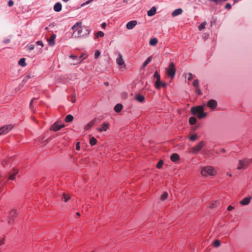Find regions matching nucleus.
<instances>
[{
  "label": "nucleus",
  "instance_id": "nucleus-2",
  "mask_svg": "<svg viewBox=\"0 0 252 252\" xmlns=\"http://www.w3.org/2000/svg\"><path fill=\"white\" fill-rule=\"evenodd\" d=\"M215 169L211 166H207L202 168L201 174L203 176H214L216 174Z\"/></svg>",
  "mask_w": 252,
  "mask_h": 252
},
{
  "label": "nucleus",
  "instance_id": "nucleus-17",
  "mask_svg": "<svg viewBox=\"0 0 252 252\" xmlns=\"http://www.w3.org/2000/svg\"><path fill=\"white\" fill-rule=\"evenodd\" d=\"M251 197L250 196L249 197H245L243 200L240 201V204L243 205H248L251 201Z\"/></svg>",
  "mask_w": 252,
  "mask_h": 252
},
{
  "label": "nucleus",
  "instance_id": "nucleus-34",
  "mask_svg": "<svg viewBox=\"0 0 252 252\" xmlns=\"http://www.w3.org/2000/svg\"><path fill=\"white\" fill-rule=\"evenodd\" d=\"M198 135L197 134H193L190 136L189 138L191 141H195L198 138Z\"/></svg>",
  "mask_w": 252,
  "mask_h": 252
},
{
  "label": "nucleus",
  "instance_id": "nucleus-63",
  "mask_svg": "<svg viewBox=\"0 0 252 252\" xmlns=\"http://www.w3.org/2000/svg\"><path fill=\"white\" fill-rule=\"evenodd\" d=\"M76 214H77V216H79L80 215V213H79V212H77V213H76Z\"/></svg>",
  "mask_w": 252,
  "mask_h": 252
},
{
  "label": "nucleus",
  "instance_id": "nucleus-61",
  "mask_svg": "<svg viewBox=\"0 0 252 252\" xmlns=\"http://www.w3.org/2000/svg\"><path fill=\"white\" fill-rule=\"evenodd\" d=\"M215 207L214 204L213 203L211 206H210L211 208H214Z\"/></svg>",
  "mask_w": 252,
  "mask_h": 252
},
{
  "label": "nucleus",
  "instance_id": "nucleus-6",
  "mask_svg": "<svg viewBox=\"0 0 252 252\" xmlns=\"http://www.w3.org/2000/svg\"><path fill=\"white\" fill-rule=\"evenodd\" d=\"M203 111H204V108L202 106L192 107L190 110L191 113L193 115H197L200 113V112H202Z\"/></svg>",
  "mask_w": 252,
  "mask_h": 252
},
{
  "label": "nucleus",
  "instance_id": "nucleus-28",
  "mask_svg": "<svg viewBox=\"0 0 252 252\" xmlns=\"http://www.w3.org/2000/svg\"><path fill=\"white\" fill-rule=\"evenodd\" d=\"M73 116L71 115H67L65 118V122L66 123L71 122L73 120Z\"/></svg>",
  "mask_w": 252,
  "mask_h": 252
},
{
  "label": "nucleus",
  "instance_id": "nucleus-42",
  "mask_svg": "<svg viewBox=\"0 0 252 252\" xmlns=\"http://www.w3.org/2000/svg\"><path fill=\"white\" fill-rule=\"evenodd\" d=\"M205 25H206V23H201L199 26H198V30L199 31H202V30H203L204 28H205Z\"/></svg>",
  "mask_w": 252,
  "mask_h": 252
},
{
  "label": "nucleus",
  "instance_id": "nucleus-24",
  "mask_svg": "<svg viewBox=\"0 0 252 252\" xmlns=\"http://www.w3.org/2000/svg\"><path fill=\"white\" fill-rule=\"evenodd\" d=\"M158 43V40L157 38L154 37L151 38L149 41V44L151 46H156Z\"/></svg>",
  "mask_w": 252,
  "mask_h": 252
},
{
  "label": "nucleus",
  "instance_id": "nucleus-35",
  "mask_svg": "<svg viewBox=\"0 0 252 252\" xmlns=\"http://www.w3.org/2000/svg\"><path fill=\"white\" fill-rule=\"evenodd\" d=\"M168 194L167 192H164L160 197V199L162 201L165 200L167 198Z\"/></svg>",
  "mask_w": 252,
  "mask_h": 252
},
{
  "label": "nucleus",
  "instance_id": "nucleus-43",
  "mask_svg": "<svg viewBox=\"0 0 252 252\" xmlns=\"http://www.w3.org/2000/svg\"><path fill=\"white\" fill-rule=\"evenodd\" d=\"M14 222V219L9 217V220L8 221V224L11 225V224H13Z\"/></svg>",
  "mask_w": 252,
  "mask_h": 252
},
{
  "label": "nucleus",
  "instance_id": "nucleus-41",
  "mask_svg": "<svg viewBox=\"0 0 252 252\" xmlns=\"http://www.w3.org/2000/svg\"><path fill=\"white\" fill-rule=\"evenodd\" d=\"M193 86L194 87L198 88L199 87V81L198 79H195L193 82Z\"/></svg>",
  "mask_w": 252,
  "mask_h": 252
},
{
  "label": "nucleus",
  "instance_id": "nucleus-4",
  "mask_svg": "<svg viewBox=\"0 0 252 252\" xmlns=\"http://www.w3.org/2000/svg\"><path fill=\"white\" fill-rule=\"evenodd\" d=\"M205 143L203 141L199 142L196 146L192 147L191 149V153L194 155L197 154L203 147Z\"/></svg>",
  "mask_w": 252,
  "mask_h": 252
},
{
  "label": "nucleus",
  "instance_id": "nucleus-22",
  "mask_svg": "<svg viewBox=\"0 0 252 252\" xmlns=\"http://www.w3.org/2000/svg\"><path fill=\"white\" fill-rule=\"evenodd\" d=\"M156 13V8L155 6L152 7L147 12L149 16H152Z\"/></svg>",
  "mask_w": 252,
  "mask_h": 252
},
{
  "label": "nucleus",
  "instance_id": "nucleus-1",
  "mask_svg": "<svg viewBox=\"0 0 252 252\" xmlns=\"http://www.w3.org/2000/svg\"><path fill=\"white\" fill-rule=\"evenodd\" d=\"M82 23L81 22L76 23L72 27V29L74 31L72 34L73 37H81L87 36L90 32L91 29L86 26H81Z\"/></svg>",
  "mask_w": 252,
  "mask_h": 252
},
{
  "label": "nucleus",
  "instance_id": "nucleus-21",
  "mask_svg": "<svg viewBox=\"0 0 252 252\" xmlns=\"http://www.w3.org/2000/svg\"><path fill=\"white\" fill-rule=\"evenodd\" d=\"M179 158H180L179 156L177 153H174V154H172L170 157L171 160L173 162H175V161L178 160L179 159Z\"/></svg>",
  "mask_w": 252,
  "mask_h": 252
},
{
  "label": "nucleus",
  "instance_id": "nucleus-27",
  "mask_svg": "<svg viewBox=\"0 0 252 252\" xmlns=\"http://www.w3.org/2000/svg\"><path fill=\"white\" fill-rule=\"evenodd\" d=\"M196 118L192 116L189 118V122L190 125H193L196 124Z\"/></svg>",
  "mask_w": 252,
  "mask_h": 252
},
{
  "label": "nucleus",
  "instance_id": "nucleus-15",
  "mask_svg": "<svg viewBox=\"0 0 252 252\" xmlns=\"http://www.w3.org/2000/svg\"><path fill=\"white\" fill-rule=\"evenodd\" d=\"M108 125L109 124L108 123L105 122L100 127H98L97 129L99 132L106 131L107 130Z\"/></svg>",
  "mask_w": 252,
  "mask_h": 252
},
{
  "label": "nucleus",
  "instance_id": "nucleus-64",
  "mask_svg": "<svg viewBox=\"0 0 252 252\" xmlns=\"http://www.w3.org/2000/svg\"><path fill=\"white\" fill-rule=\"evenodd\" d=\"M64 2H67L69 0H62Z\"/></svg>",
  "mask_w": 252,
  "mask_h": 252
},
{
  "label": "nucleus",
  "instance_id": "nucleus-11",
  "mask_svg": "<svg viewBox=\"0 0 252 252\" xmlns=\"http://www.w3.org/2000/svg\"><path fill=\"white\" fill-rule=\"evenodd\" d=\"M65 126L64 124L59 125L58 122L55 123L53 125L51 126L50 128L51 130H53L54 131H57L60 130L61 128L64 127Z\"/></svg>",
  "mask_w": 252,
  "mask_h": 252
},
{
  "label": "nucleus",
  "instance_id": "nucleus-9",
  "mask_svg": "<svg viewBox=\"0 0 252 252\" xmlns=\"http://www.w3.org/2000/svg\"><path fill=\"white\" fill-rule=\"evenodd\" d=\"M70 58L72 59L76 58V62H73V63H71V64L73 65H77L78 64L80 63L83 60L85 59V58H83V55L82 54L80 56L77 57L75 55H71L70 56Z\"/></svg>",
  "mask_w": 252,
  "mask_h": 252
},
{
  "label": "nucleus",
  "instance_id": "nucleus-45",
  "mask_svg": "<svg viewBox=\"0 0 252 252\" xmlns=\"http://www.w3.org/2000/svg\"><path fill=\"white\" fill-rule=\"evenodd\" d=\"M92 1H93V0H89L87 1L86 2H84V3H82V4H81V7H83V6H85V5H87V4H89V3H90V2H91Z\"/></svg>",
  "mask_w": 252,
  "mask_h": 252
},
{
  "label": "nucleus",
  "instance_id": "nucleus-55",
  "mask_svg": "<svg viewBox=\"0 0 252 252\" xmlns=\"http://www.w3.org/2000/svg\"><path fill=\"white\" fill-rule=\"evenodd\" d=\"M192 73H189V74H188V79L189 80H191V79H192Z\"/></svg>",
  "mask_w": 252,
  "mask_h": 252
},
{
  "label": "nucleus",
  "instance_id": "nucleus-31",
  "mask_svg": "<svg viewBox=\"0 0 252 252\" xmlns=\"http://www.w3.org/2000/svg\"><path fill=\"white\" fill-rule=\"evenodd\" d=\"M18 216V214L16 210H12L9 213V217L14 218Z\"/></svg>",
  "mask_w": 252,
  "mask_h": 252
},
{
  "label": "nucleus",
  "instance_id": "nucleus-39",
  "mask_svg": "<svg viewBox=\"0 0 252 252\" xmlns=\"http://www.w3.org/2000/svg\"><path fill=\"white\" fill-rule=\"evenodd\" d=\"M213 245L215 247L217 248L220 245V242L219 240H216L214 243Z\"/></svg>",
  "mask_w": 252,
  "mask_h": 252
},
{
  "label": "nucleus",
  "instance_id": "nucleus-25",
  "mask_svg": "<svg viewBox=\"0 0 252 252\" xmlns=\"http://www.w3.org/2000/svg\"><path fill=\"white\" fill-rule=\"evenodd\" d=\"M123 107V106L122 104H121L120 103H118V104H116L115 105V106L114 107V110L116 112L119 113L121 111Z\"/></svg>",
  "mask_w": 252,
  "mask_h": 252
},
{
  "label": "nucleus",
  "instance_id": "nucleus-38",
  "mask_svg": "<svg viewBox=\"0 0 252 252\" xmlns=\"http://www.w3.org/2000/svg\"><path fill=\"white\" fill-rule=\"evenodd\" d=\"M211 1L215 2L217 4H221L227 0H210Z\"/></svg>",
  "mask_w": 252,
  "mask_h": 252
},
{
  "label": "nucleus",
  "instance_id": "nucleus-32",
  "mask_svg": "<svg viewBox=\"0 0 252 252\" xmlns=\"http://www.w3.org/2000/svg\"><path fill=\"white\" fill-rule=\"evenodd\" d=\"M198 119H201L205 118L207 116V113L204 112V111L200 112V113L197 115Z\"/></svg>",
  "mask_w": 252,
  "mask_h": 252
},
{
  "label": "nucleus",
  "instance_id": "nucleus-26",
  "mask_svg": "<svg viewBox=\"0 0 252 252\" xmlns=\"http://www.w3.org/2000/svg\"><path fill=\"white\" fill-rule=\"evenodd\" d=\"M18 64L22 67L26 66V59L24 58L20 59L18 61Z\"/></svg>",
  "mask_w": 252,
  "mask_h": 252
},
{
  "label": "nucleus",
  "instance_id": "nucleus-48",
  "mask_svg": "<svg viewBox=\"0 0 252 252\" xmlns=\"http://www.w3.org/2000/svg\"><path fill=\"white\" fill-rule=\"evenodd\" d=\"M225 8L227 9H230L231 8V5L229 3H227L225 6Z\"/></svg>",
  "mask_w": 252,
  "mask_h": 252
},
{
  "label": "nucleus",
  "instance_id": "nucleus-46",
  "mask_svg": "<svg viewBox=\"0 0 252 252\" xmlns=\"http://www.w3.org/2000/svg\"><path fill=\"white\" fill-rule=\"evenodd\" d=\"M195 93H197L199 95L202 94V92L199 87L196 88V90H195Z\"/></svg>",
  "mask_w": 252,
  "mask_h": 252
},
{
  "label": "nucleus",
  "instance_id": "nucleus-14",
  "mask_svg": "<svg viewBox=\"0 0 252 252\" xmlns=\"http://www.w3.org/2000/svg\"><path fill=\"white\" fill-rule=\"evenodd\" d=\"M136 21H130L126 24V27L128 30H131L136 25Z\"/></svg>",
  "mask_w": 252,
  "mask_h": 252
},
{
  "label": "nucleus",
  "instance_id": "nucleus-3",
  "mask_svg": "<svg viewBox=\"0 0 252 252\" xmlns=\"http://www.w3.org/2000/svg\"><path fill=\"white\" fill-rule=\"evenodd\" d=\"M166 71L167 75L171 79H173L175 75L176 69L175 68V64L171 62L169 66L166 68Z\"/></svg>",
  "mask_w": 252,
  "mask_h": 252
},
{
  "label": "nucleus",
  "instance_id": "nucleus-58",
  "mask_svg": "<svg viewBox=\"0 0 252 252\" xmlns=\"http://www.w3.org/2000/svg\"><path fill=\"white\" fill-rule=\"evenodd\" d=\"M75 95L72 96V103H74L76 99H75Z\"/></svg>",
  "mask_w": 252,
  "mask_h": 252
},
{
  "label": "nucleus",
  "instance_id": "nucleus-44",
  "mask_svg": "<svg viewBox=\"0 0 252 252\" xmlns=\"http://www.w3.org/2000/svg\"><path fill=\"white\" fill-rule=\"evenodd\" d=\"M100 55V52L98 50L96 51L94 54V58L95 59H97L99 57Z\"/></svg>",
  "mask_w": 252,
  "mask_h": 252
},
{
  "label": "nucleus",
  "instance_id": "nucleus-10",
  "mask_svg": "<svg viewBox=\"0 0 252 252\" xmlns=\"http://www.w3.org/2000/svg\"><path fill=\"white\" fill-rule=\"evenodd\" d=\"M153 77H154V78L157 79V81H156L155 84V87L157 89H160V76L158 72V71H156L154 74Z\"/></svg>",
  "mask_w": 252,
  "mask_h": 252
},
{
  "label": "nucleus",
  "instance_id": "nucleus-19",
  "mask_svg": "<svg viewBox=\"0 0 252 252\" xmlns=\"http://www.w3.org/2000/svg\"><path fill=\"white\" fill-rule=\"evenodd\" d=\"M62 4L59 2H57L54 6V10L56 12L61 11L62 10Z\"/></svg>",
  "mask_w": 252,
  "mask_h": 252
},
{
  "label": "nucleus",
  "instance_id": "nucleus-59",
  "mask_svg": "<svg viewBox=\"0 0 252 252\" xmlns=\"http://www.w3.org/2000/svg\"><path fill=\"white\" fill-rule=\"evenodd\" d=\"M106 25V23H103L102 24V25H101V27H102V28H104V27H105Z\"/></svg>",
  "mask_w": 252,
  "mask_h": 252
},
{
  "label": "nucleus",
  "instance_id": "nucleus-56",
  "mask_svg": "<svg viewBox=\"0 0 252 252\" xmlns=\"http://www.w3.org/2000/svg\"><path fill=\"white\" fill-rule=\"evenodd\" d=\"M5 238H3L1 240H0V246L3 245L4 243Z\"/></svg>",
  "mask_w": 252,
  "mask_h": 252
},
{
  "label": "nucleus",
  "instance_id": "nucleus-51",
  "mask_svg": "<svg viewBox=\"0 0 252 252\" xmlns=\"http://www.w3.org/2000/svg\"><path fill=\"white\" fill-rule=\"evenodd\" d=\"M10 42V39L9 38H7V39H4L3 41V42L4 43V44H7L9 42Z\"/></svg>",
  "mask_w": 252,
  "mask_h": 252
},
{
  "label": "nucleus",
  "instance_id": "nucleus-60",
  "mask_svg": "<svg viewBox=\"0 0 252 252\" xmlns=\"http://www.w3.org/2000/svg\"><path fill=\"white\" fill-rule=\"evenodd\" d=\"M220 152L223 153H224L226 152V151H225V150L224 149L222 148V149H221Z\"/></svg>",
  "mask_w": 252,
  "mask_h": 252
},
{
  "label": "nucleus",
  "instance_id": "nucleus-62",
  "mask_svg": "<svg viewBox=\"0 0 252 252\" xmlns=\"http://www.w3.org/2000/svg\"><path fill=\"white\" fill-rule=\"evenodd\" d=\"M104 84L106 86H108L109 85V83L108 82H105Z\"/></svg>",
  "mask_w": 252,
  "mask_h": 252
},
{
  "label": "nucleus",
  "instance_id": "nucleus-16",
  "mask_svg": "<svg viewBox=\"0 0 252 252\" xmlns=\"http://www.w3.org/2000/svg\"><path fill=\"white\" fill-rule=\"evenodd\" d=\"M18 173V171L17 169H13L11 172L9 173L8 179L9 180H13L15 179L16 175Z\"/></svg>",
  "mask_w": 252,
  "mask_h": 252
},
{
  "label": "nucleus",
  "instance_id": "nucleus-47",
  "mask_svg": "<svg viewBox=\"0 0 252 252\" xmlns=\"http://www.w3.org/2000/svg\"><path fill=\"white\" fill-rule=\"evenodd\" d=\"M14 4V1L12 0H9L8 2V5L9 7H11Z\"/></svg>",
  "mask_w": 252,
  "mask_h": 252
},
{
  "label": "nucleus",
  "instance_id": "nucleus-50",
  "mask_svg": "<svg viewBox=\"0 0 252 252\" xmlns=\"http://www.w3.org/2000/svg\"><path fill=\"white\" fill-rule=\"evenodd\" d=\"M166 83H165V82H160V88L162 87H166Z\"/></svg>",
  "mask_w": 252,
  "mask_h": 252
},
{
  "label": "nucleus",
  "instance_id": "nucleus-7",
  "mask_svg": "<svg viewBox=\"0 0 252 252\" xmlns=\"http://www.w3.org/2000/svg\"><path fill=\"white\" fill-rule=\"evenodd\" d=\"M251 161L250 160H239V165L237 167V169L241 170L247 167Z\"/></svg>",
  "mask_w": 252,
  "mask_h": 252
},
{
  "label": "nucleus",
  "instance_id": "nucleus-20",
  "mask_svg": "<svg viewBox=\"0 0 252 252\" xmlns=\"http://www.w3.org/2000/svg\"><path fill=\"white\" fill-rule=\"evenodd\" d=\"M183 12V10L182 8H178L176 9L175 10H174L172 13V15L173 17H175L176 16H178L181 14H182Z\"/></svg>",
  "mask_w": 252,
  "mask_h": 252
},
{
  "label": "nucleus",
  "instance_id": "nucleus-40",
  "mask_svg": "<svg viewBox=\"0 0 252 252\" xmlns=\"http://www.w3.org/2000/svg\"><path fill=\"white\" fill-rule=\"evenodd\" d=\"M36 98H33L32 99V100L30 101V108L32 111L33 110V102L34 100L36 99Z\"/></svg>",
  "mask_w": 252,
  "mask_h": 252
},
{
  "label": "nucleus",
  "instance_id": "nucleus-18",
  "mask_svg": "<svg viewBox=\"0 0 252 252\" xmlns=\"http://www.w3.org/2000/svg\"><path fill=\"white\" fill-rule=\"evenodd\" d=\"M116 62L117 64L119 65H122L125 63L123 59V57L120 53L119 54L118 58L116 60Z\"/></svg>",
  "mask_w": 252,
  "mask_h": 252
},
{
  "label": "nucleus",
  "instance_id": "nucleus-36",
  "mask_svg": "<svg viewBox=\"0 0 252 252\" xmlns=\"http://www.w3.org/2000/svg\"><path fill=\"white\" fill-rule=\"evenodd\" d=\"M104 35V33L102 32L99 31L95 33V38H98L99 37H103Z\"/></svg>",
  "mask_w": 252,
  "mask_h": 252
},
{
  "label": "nucleus",
  "instance_id": "nucleus-37",
  "mask_svg": "<svg viewBox=\"0 0 252 252\" xmlns=\"http://www.w3.org/2000/svg\"><path fill=\"white\" fill-rule=\"evenodd\" d=\"M163 164V161L162 160H160L157 164L156 167L158 169H160L162 167Z\"/></svg>",
  "mask_w": 252,
  "mask_h": 252
},
{
  "label": "nucleus",
  "instance_id": "nucleus-5",
  "mask_svg": "<svg viewBox=\"0 0 252 252\" xmlns=\"http://www.w3.org/2000/svg\"><path fill=\"white\" fill-rule=\"evenodd\" d=\"M101 121L98 118H95L92 121H90L87 125L84 127L85 130H88L91 129L94 125L97 124L98 122Z\"/></svg>",
  "mask_w": 252,
  "mask_h": 252
},
{
  "label": "nucleus",
  "instance_id": "nucleus-30",
  "mask_svg": "<svg viewBox=\"0 0 252 252\" xmlns=\"http://www.w3.org/2000/svg\"><path fill=\"white\" fill-rule=\"evenodd\" d=\"M151 61V57H149L143 63L142 67V68L145 67L150 63Z\"/></svg>",
  "mask_w": 252,
  "mask_h": 252
},
{
  "label": "nucleus",
  "instance_id": "nucleus-57",
  "mask_svg": "<svg viewBox=\"0 0 252 252\" xmlns=\"http://www.w3.org/2000/svg\"><path fill=\"white\" fill-rule=\"evenodd\" d=\"M233 209V207H232L231 205H229L227 207L228 211H231Z\"/></svg>",
  "mask_w": 252,
  "mask_h": 252
},
{
  "label": "nucleus",
  "instance_id": "nucleus-13",
  "mask_svg": "<svg viewBox=\"0 0 252 252\" xmlns=\"http://www.w3.org/2000/svg\"><path fill=\"white\" fill-rule=\"evenodd\" d=\"M56 37V35L55 34L53 33L51 37L47 39L48 42V44L50 46H53L55 44V40Z\"/></svg>",
  "mask_w": 252,
  "mask_h": 252
},
{
  "label": "nucleus",
  "instance_id": "nucleus-54",
  "mask_svg": "<svg viewBox=\"0 0 252 252\" xmlns=\"http://www.w3.org/2000/svg\"><path fill=\"white\" fill-rule=\"evenodd\" d=\"M80 143L77 142L76 144V149L77 150H79L80 149V146H79Z\"/></svg>",
  "mask_w": 252,
  "mask_h": 252
},
{
  "label": "nucleus",
  "instance_id": "nucleus-52",
  "mask_svg": "<svg viewBox=\"0 0 252 252\" xmlns=\"http://www.w3.org/2000/svg\"><path fill=\"white\" fill-rule=\"evenodd\" d=\"M36 44L38 45H41L42 47H43V44L41 41H37L36 42Z\"/></svg>",
  "mask_w": 252,
  "mask_h": 252
},
{
  "label": "nucleus",
  "instance_id": "nucleus-12",
  "mask_svg": "<svg viewBox=\"0 0 252 252\" xmlns=\"http://www.w3.org/2000/svg\"><path fill=\"white\" fill-rule=\"evenodd\" d=\"M207 106L212 109H214L217 106V102L214 99H211L208 102Z\"/></svg>",
  "mask_w": 252,
  "mask_h": 252
},
{
  "label": "nucleus",
  "instance_id": "nucleus-8",
  "mask_svg": "<svg viewBox=\"0 0 252 252\" xmlns=\"http://www.w3.org/2000/svg\"><path fill=\"white\" fill-rule=\"evenodd\" d=\"M13 128L12 125L4 126L0 128V135L6 134L10 131Z\"/></svg>",
  "mask_w": 252,
  "mask_h": 252
},
{
  "label": "nucleus",
  "instance_id": "nucleus-33",
  "mask_svg": "<svg viewBox=\"0 0 252 252\" xmlns=\"http://www.w3.org/2000/svg\"><path fill=\"white\" fill-rule=\"evenodd\" d=\"M97 140L94 137H92L90 139V144L91 146H94L96 144Z\"/></svg>",
  "mask_w": 252,
  "mask_h": 252
},
{
  "label": "nucleus",
  "instance_id": "nucleus-49",
  "mask_svg": "<svg viewBox=\"0 0 252 252\" xmlns=\"http://www.w3.org/2000/svg\"><path fill=\"white\" fill-rule=\"evenodd\" d=\"M34 48V45H32V44H31L30 45L28 46V49L29 50H32Z\"/></svg>",
  "mask_w": 252,
  "mask_h": 252
},
{
  "label": "nucleus",
  "instance_id": "nucleus-23",
  "mask_svg": "<svg viewBox=\"0 0 252 252\" xmlns=\"http://www.w3.org/2000/svg\"><path fill=\"white\" fill-rule=\"evenodd\" d=\"M135 99L137 101L142 103V102H143L144 101V100H145V97L143 95L138 94L136 95V96L135 97Z\"/></svg>",
  "mask_w": 252,
  "mask_h": 252
},
{
  "label": "nucleus",
  "instance_id": "nucleus-53",
  "mask_svg": "<svg viewBox=\"0 0 252 252\" xmlns=\"http://www.w3.org/2000/svg\"><path fill=\"white\" fill-rule=\"evenodd\" d=\"M30 78H31V77L29 75H27L23 79V81H27Z\"/></svg>",
  "mask_w": 252,
  "mask_h": 252
},
{
  "label": "nucleus",
  "instance_id": "nucleus-29",
  "mask_svg": "<svg viewBox=\"0 0 252 252\" xmlns=\"http://www.w3.org/2000/svg\"><path fill=\"white\" fill-rule=\"evenodd\" d=\"M70 197L69 195L66 194L65 193H63L62 197V200H63L65 202H66L69 199Z\"/></svg>",
  "mask_w": 252,
  "mask_h": 252
}]
</instances>
